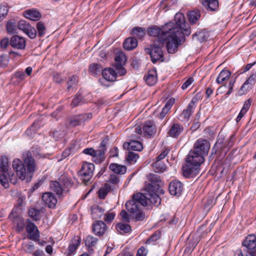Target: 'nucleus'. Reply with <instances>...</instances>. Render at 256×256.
Wrapping results in <instances>:
<instances>
[{
  "mask_svg": "<svg viewBox=\"0 0 256 256\" xmlns=\"http://www.w3.org/2000/svg\"><path fill=\"white\" fill-rule=\"evenodd\" d=\"M42 198L46 206L50 208H55L58 200L52 192H46L44 193Z\"/></svg>",
  "mask_w": 256,
  "mask_h": 256,
  "instance_id": "21",
  "label": "nucleus"
},
{
  "mask_svg": "<svg viewBox=\"0 0 256 256\" xmlns=\"http://www.w3.org/2000/svg\"><path fill=\"white\" fill-rule=\"evenodd\" d=\"M98 239L91 236H88L86 240V245L88 247H92L96 246Z\"/></svg>",
  "mask_w": 256,
  "mask_h": 256,
  "instance_id": "50",
  "label": "nucleus"
},
{
  "mask_svg": "<svg viewBox=\"0 0 256 256\" xmlns=\"http://www.w3.org/2000/svg\"><path fill=\"white\" fill-rule=\"evenodd\" d=\"M138 46V40L134 37H130L126 38L124 43L123 46L124 50H132Z\"/></svg>",
  "mask_w": 256,
  "mask_h": 256,
  "instance_id": "27",
  "label": "nucleus"
},
{
  "mask_svg": "<svg viewBox=\"0 0 256 256\" xmlns=\"http://www.w3.org/2000/svg\"><path fill=\"white\" fill-rule=\"evenodd\" d=\"M150 182L146 185L145 190H158L160 194H164V190L161 188L162 180L160 176L153 174H150L147 176Z\"/></svg>",
  "mask_w": 256,
  "mask_h": 256,
  "instance_id": "8",
  "label": "nucleus"
},
{
  "mask_svg": "<svg viewBox=\"0 0 256 256\" xmlns=\"http://www.w3.org/2000/svg\"><path fill=\"white\" fill-rule=\"evenodd\" d=\"M107 230L106 224L102 220L95 221L92 226L93 233L98 236H102Z\"/></svg>",
  "mask_w": 256,
  "mask_h": 256,
  "instance_id": "22",
  "label": "nucleus"
},
{
  "mask_svg": "<svg viewBox=\"0 0 256 256\" xmlns=\"http://www.w3.org/2000/svg\"><path fill=\"white\" fill-rule=\"evenodd\" d=\"M102 67L98 64H92L90 66V74L93 76H96L102 74Z\"/></svg>",
  "mask_w": 256,
  "mask_h": 256,
  "instance_id": "39",
  "label": "nucleus"
},
{
  "mask_svg": "<svg viewBox=\"0 0 256 256\" xmlns=\"http://www.w3.org/2000/svg\"><path fill=\"white\" fill-rule=\"evenodd\" d=\"M50 190L58 196H61L64 192V188L60 183L57 180H51L50 184Z\"/></svg>",
  "mask_w": 256,
  "mask_h": 256,
  "instance_id": "28",
  "label": "nucleus"
},
{
  "mask_svg": "<svg viewBox=\"0 0 256 256\" xmlns=\"http://www.w3.org/2000/svg\"><path fill=\"white\" fill-rule=\"evenodd\" d=\"M83 97L80 94H76L73 98L71 106L73 107L77 106L82 103Z\"/></svg>",
  "mask_w": 256,
  "mask_h": 256,
  "instance_id": "49",
  "label": "nucleus"
},
{
  "mask_svg": "<svg viewBox=\"0 0 256 256\" xmlns=\"http://www.w3.org/2000/svg\"><path fill=\"white\" fill-rule=\"evenodd\" d=\"M123 147L128 151L134 150L140 152L143 149L142 144L135 140H131L130 142L124 143Z\"/></svg>",
  "mask_w": 256,
  "mask_h": 256,
  "instance_id": "24",
  "label": "nucleus"
},
{
  "mask_svg": "<svg viewBox=\"0 0 256 256\" xmlns=\"http://www.w3.org/2000/svg\"><path fill=\"white\" fill-rule=\"evenodd\" d=\"M160 238V233L157 232L151 235L150 238L146 241V244H150L152 242H154L158 240Z\"/></svg>",
  "mask_w": 256,
  "mask_h": 256,
  "instance_id": "55",
  "label": "nucleus"
},
{
  "mask_svg": "<svg viewBox=\"0 0 256 256\" xmlns=\"http://www.w3.org/2000/svg\"><path fill=\"white\" fill-rule=\"evenodd\" d=\"M7 6L4 4H0V18L4 19L8 13Z\"/></svg>",
  "mask_w": 256,
  "mask_h": 256,
  "instance_id": "56",
  "label": "nucleus"
},
{
  "mask_svg": "<svg viewBox=\"0 0 256 256\" xmlns=\"http://www.w3.org/2000/svg\"><path fill=\"white\" fill-rule=\"evenodd\" d=\"M174 102V98H170V100H168L166 104L162 108L160 113L158 115V118L161 120L163 119L168 112L170 110Z\"/></svg>",
  "mask_w": 256,
  "mask_h": 256,
  "instance_id": "33",
  "label": "nucleus"
},
{
  "mask_svg": "<svg viewBox=\"0 0 256 256\" xmlns=\"http://www.w3.org/2000/svg\"><path fill=\"white\" fill-rule=\"evenodd\" d=\"M80 242V240L78 238L77 240H74L72 244H70L68 248V254H70L74 252L79 246Z\"/></svg>",
  "mask_w": 256,
  "mask_h": 256,
  "instance_id": "53",
  "label": "nucleus"
},
{
  "mask_svg": "<svg viewBox=\"0 0 256 256\" xmlns=\"http://www.w3.org/2000/svg\"><path fill=\"white\" fill-rule=\"evenodd\" d=\"M92 116V113H84L72 116L68 118V126L72 127L80 126L91 119Z\"/></svg>",
  "mask_w": 256,
  "mask_h": 256,
  "instance_id": "12",
  "label": "nucleus"
},
{
  "mask_svg": "<svg viewBox=\"0 0 256 256\" xmlns=\"http://www.w3.org/2000/svg\"><path fill=\"white\" fill-rule=\"evenodd\" d=\"M144 79L146 84L150 86H154L157 80V74L156 70H152L145 75Z\"/></svg>",
  "mask_w": 256,
  "mask_h": 256,
  "instance_id": "26",
  "label": "nucleus"
},
{
  "mask_svg": "<svg viewBox=\"0 0 256 256\" xmlns=\"http://www.w3.org/2000/svg\"><path fill=\"white\" fill-rule=\"evenodd\" d=\"M189 22L191 24H196L201 16L198 10H194L188 12V14Z\"/></svg>",
  "mask_w": 256,
  "mask_h": 256,
  "instance_id": "30",
  "label": "nucleus"
},
{
  "mask_svg": "<svg viewBox=\"0 0 256 256\" xmlns=\"http://www.w3.org/2000/svg\"><path fill=\"white\" fill-rule=\"evenodd\" d=\"M10 44L14 48L24 50L26 48V41L23 37L14 35L11 38Z\"/></svg>",
  "mask_w": 256,
  "mask_h": 256,
  "instance_id": "20",
  "label": "nucleus"
},
{
  "mask_svg": "<svg viewBox=\"0 0 256 256\" xmlns=\"http://www.w3.org/2000/svg\"><path fill=\"white\" fill-rule=\"evenodd\" d=\"M250 86H253L256 82V74H253L246 81Z\"/></svg>",
  "mask_w": 256,
  "mask_h": 256,
  "instance_id": "64",
  "label": "nucleus"
},
{
  "mask_svg": "<svg viewBox=\"0 0 256 256\" xmlns=\"http://www.w3.org/2000/svg\"><path fill=\"white\" fill-rule=\"evenodd\" d=\"M192 38H196L197 40L202 42L207 40L208 36V33L204 31L196 32L192 35Z\"/></svg>",
  "mask_w": 256,
  "mask_h": 256,
  "instance_id": "46",
  "label": "nucleus"
},
{
  "mask_svg": "<svg viewBox=\"0 0 256 256\" xmlns=\"http://www.w3.org/2000/svg\"><path fill=\"white\" fill-rule=\"evenodd\" d=\"M8 158L6 156H2L0 158V173H8Z\"/></svg>",
  "mask_w": 256,
  "mask_h": 256,
  "instance_id": "41",
  "label": "nucleus"
},
{
  "mask_svg": "<svg viewBox=\"0 0 256 256\" xmlns=\"http://www.w3.org/2000/svg\"><path fill=\"white\" fill-rule=\"evenodd\" d=\"M252 86H250L246 82H245L239 90V92H238L240 96H242V95L246 94L252 88Z\"/></svg>",
  "mask_w": 256,
  "mask_h": 256,
  "instance_id": "54",
  "label": "nucleus"
},
{
  "mask_svg": "<svg viewBox=\"0 0 256 256\" xmlns=\"http://www.w3.org/2000/svg\"><path fill=\"white\" fill-rule=\"evenodd\" d=\"M50 135L52 136L56 140H58L64 136L63 132L60 130H54L50 131Z\"/></svg>",
  "mask_w": 256,
  "mask_h": 256,
  "instance_id": "52",
  "label": "nucleus"
},
{
  "mask_svg": "<svg viewBox=\"0 0 256 256\" xmlns=\"http://www.w3.org/2000/svg\"><path fill=\"white\" fill-rule=\"evenodd\" d=\"M52 77L54 82L56 83L60 84L63 80L61 74L57 72L52 74Z\"/></svg>",
  "mask_w": 256,
  "mask_h": 256,
  "instance_id": "62",
  "label": "nucleus"
},
{
  "mask_svg": "<svg viewBox=\"0 0 256 256\" xmlns=\"http://www.w3.org/2000/svg\"><path fill=\"white\" fill-rule=\"evenodd\" d=\"M204 162V157L190 150L182 167L183 176L188 178L197 176L200 172V166Z\"/></svg>",
  "mask_w": 256,
  "mask_h": 256,
  "instance_id": "3",
  "label": "nucleus"
},
{
  "mask_svg": "<svg viewBox=\"0 0 256 256\" xmlns=\"http://www.w3.org/2000/svg\"><path fill=\"white\" fill-rule=\"evenodd\" d=\"M196 100L195 98H192L188 104L186 109H184L182 113L180 114L178 119L182 122L188 121L192 114L194 110L196 108L195 102Z\"/></svg>",
  "mask_w": 256,
  "mask_h": 256,
  "instance_id": "13",
  "label": "nucleus"
},
{
  "mask_svg": "<svg viewBox=\"0 0 256 256\" xmlns=\"http://www.w3.org/2000/svg\"><path fill=\"white\" fill-rule=\"evenodd\" d=\"M42 210L35 208H31L28 210V215L33 220L37 221L40 218V213Z\"/></svg>",
  "mask_w": 256,
  "mask_h": 256,
  "instance_id": "44",
  "label": "nucleus"
},
{
  "mask_svg": "<svg viewBox=\"0 0 256 256\" xmlns=\"http://www.w3.org/2000/svg\"><path fill=\"white\" fill-rule=\"evenodd\" d=\"M152 168L155 172L160 173L164 172L166 169V166L164 162L159 160H156L153 163Z\"/></svg>",
  "mask_w": 256,
  "mask_h": 256,
  "instance_id": "42",
  "label": "nucleus"
},
{
  "mask_svg": "<svg viewBox=\"0 0 256 256\" xmlns=\"http://www.w3.org/2000/svg\"><path fill=\"white\" fill-rule=\"evenodd\" d=\"M156 132V126L152 121L146 122L143 126V134L145 137L154 136Z\"/></svg>",
  "mask_w": 256,
  "mask_h": 256,
  "instance_id": "23",
  "label": "nucleus"
},
{
  "mask_svg": "<svg viewBox=\"0 0 256 256\" xmlns=\"http://www.w3.org/2000/svg\"><path fill=\"white\" fill-rule=\"evenodd\" d=\"M78 82V77L76 75L70 76L66 82L67 90L70 91V90L74 88L76 86Z\"/></svg>",
  "mask_w": 256,
  "mask_h": 256,
  "instance_id": "40",
  "label": "nucleus"
},
{
  "mask_svg": "<svg viewBox=\"0 0 256 256\" xmlns=\"http://www.w3.org/2000/svg\"><path fill=\"white\" fill-rule=\"evenodd\" d=\"M36 28L38 30V34L39 37H43L46 32V27L43 22H38L36 24Z\"/></svg>",
  "mask_w": 256,
  "mask_h": 256,
  "instance_id": "48",
  "label": "nucleus"
},
{
  "mask_svg": "<svg viewBox=\"0 0 256 256\" xmlns=\"http://www.w3.org/2000/svg\"><path fill=\"white\" fill-rule=\"evenodd\" d=\"M196 244H197L194 242H190L186 246L184 252L191 253L196 246Z\"/></svg>",
  "mask_w": 256,
  "mask_h": 256,
  "instance_id": "60",
  "label": "nucleus"
},
{
  "mask_svg": "<svg viewBox=\"0 0 256 256\" xmlns=\"http://www.w3.org/2000/svg\"><path fill=\"white\" fill-rule=\"evenodd\" d=\"M236 140L235 134H232L228 141L226 143H224V139H218L212 149L210 157L217 152H220L219 154L225 156L230 148L233 146Z\"/></svg>",
  "mask_w": 256,
  "mask_h": 256,
  "instance_id": "6",
  "label": "nucleus"
},
{
  "mask_svg": "<svg viewBox=\"0 0 256 256\" xmlns=\"http://www.w3.org/2000/svg\"><path fill=\"white\" fill-rule=\"evenodd\" d=\"M168 190L170 194L180 196L184 190V184L179 180H172L169 184Z\"/></svg>",
  "mask_w": 256,
  "mask_h": 256,
  "instance_id": "17",
  "label": "nucleus"
},
{
  "mask_svg": "<svg viewBox=\"0 0 256 256\" xmlns=\"http://www.w3.org/2000/svg\"><path fill=\"white\" fill-rule=\"evenodd\" d=\"M92 216L93 219H98L104 214V210L98 205L93 206L92 208Z\"/></svg>",
  "mask_w": 256,
  "mask_h": 256,
  "instance_id": "35",
  "label": "nucleus"
},
{
  "mask_svg": "<svg viewBox=\"0 0 256 256\" xmlns=\"http://www.w3.org/2000/svg\"><path fill=\"white\" fill-rule=\"evenodd\" d=\"M138 158L139 156L138 154L129 151L126 156V160L130 162H135Z\"/></svg>",
  "mask_w": 256,
  "mask_h": 256,
  "instance_id": "51",
  "label": "nucleus"
},
{
  "mask_svg": "<svg viewBox=\"0 0 256 256\" xmlns=\"http://www.w3.org/2000/svg\"><path fill=\"white\" fill-rule=\"evenodd\" d=\"M94 170V166L93 164L85 162L83 164L81 170L78 172V174L84 183L86 184L90 180Z\"/></svg>",
  "mask_w": 256,
  "mask_h": 256,
  "instance_id": "10",
  "label": "nucleus"
},
{
  "mask_svg": "<svg viewBox=\"0 0 256 256\" xmlns=\"http://www.w3.org/2000/svg\"><path fill=\"white\" fill-rule=\"evenodd\" d=\"M203 5L210 11L216 10L218 7V0H202Z\"/></svg>",
  "mask_w": 256,
  "mask_h": 256,
  "instance_id": "36",
  "label": "nucleus"
},
{
  "mask_svg": "<svg viewBox=\"0 0 256 256\" xmlns=\"http://www.w3.org/2000/svg\"><path fill=\"white\" fill-rule=\"evenodd\" d=\"M164 44H166V42H158L156 40L150 46V47L144 48L145 52L150 55L151 61L153 64L164 61V52L162 50Z\"/></svg>",
  "mask_w": 256,
  "mask_h": 256,
  "instance_id": "5",
  "label": "nucleus"
},
{
  "mask_svg": "<svg viewBox=\"0 0 256 256\" xmlns=\"http://www.w3.org/2000/svg\"><path fill=\"white\" fill-rule=\"evenodd\" d=\"M231 72L226 69L222 70L219 74L216 79V82L218 84H222L226 80L229 79Z\"/></svg>",
  "mask_w": 256,
  "mask_h": 256,
  "instance_id": "32",
  "label": "nucleus"
},
{
  "mask_svg": "<svg viewBox=\"0 0 256 256\" xmlns=\"http://www.w3.org/2000/svg\"><path fill=\"white\" fill-rule=\"evenodd\" d=\"M24 16L31 20L38 21L41 18L42 15L38 10L32 8L25 10Z\"/></svg>",
  "mask_w": 256,
  "mask_h": 256,
  "instance_id": "25",
  "label": "nucleus"
},
{
  "mask_svg": "<svg viewBox=\"0 0 256 256\" xmlns=\"http://www.w3.org/2000/svg\"><path fill=\"white\" fill-rule=\"evenodd\" d=\"M8 178V173H0V183L5 188L9 186Z\"/></svg>",
  "mask_w": 256,
  "mask_h": 256,
  "instance_id": "47",
  "label": "nucleus"
},
{
  "mask_svg": "<svg viewBox=\"0 0 256 256\" xmlns=\"http://www.w3.org/2000/svg\"><path fill=\"white\" fill-rule=\"evenodd\" d=\"M102 78L99 79L98 81L102 85L106 80L108 82H114L117 78L118 74L111 68H105L102 71Z\"/></svg>",
  "mask_w": 256,
  "mask_h": 256,
  "instance_id": "18",
  "label": "nucleus"
},
{
  "mask_svg": "<svg viewBox=\"0 0 256 256\" xmlns=\"http://www.w3.org/2000/svg\"><path fill=\"white\" fill-rule=\"evenodd\" d=\"M26 232L28 234L27 236L28 239L33 241L38 240L40 234L38 228L34 223L30 220L27 222L26 226Z\"/></svg>",
  "mask_w": 256,
  "mask_h": 256,
  "instance_id": "16",
  "label": "nucleus"
},
{
  "mask_svg": "<svg viewBox=\"0 0 256 256\" xmlns=\"http://www.w3.org/2000/svg\"><path fill=\"white\" fill-rule=\"evenodd\" d=\"M116 228L122 234L130 233L132 230L131 226L129 224L123 222L118 224Z\"/></svg>",
  "mask_w": 256,
  "mask_h": 256,
  "instance_id": "34",
  "label": "nucleus"
},
{
  "mask_svg": "<svg viewBox=\"0 0 256 256\" xmlns=\"http://www.w3.org/2000/svg\"><path fill=\"white\" fill-rule=\"evenodd\" d=\"M130 34L135 38L142 39L146 34V28L139 26L133 28L130 30Z\"/></svg>",
  "mask_w": 256,
  "mask_h": 256,
  "instance_id": "29",
  "label": "nucleus"
},
{
  "mask_svg": "<svg viewBox=\"0 0 256 256\" xmlns=\"http://www.w3.org/2000/svg\"><path fill=\"white\" fill-rule=\"evenodd\" d=\"M111 190V186L109 184H105L104 187L100 188L98 192V198L101 200L104 199Z\"/></svg>",
  "mask_w": 256,
  "mask_h": 256,
  "instance_id": "37",
  "label": "nucleus"
},
{
  "mask_svg": "<svg viewBox=\"0 0 256 256\" xmlns=\"http://www.w3.org/2000/svg\"><path fill=\"white\" fill-rule=\"evenodd\" d=\"M120 180L119 177L115 174H110L108 182L114 184H117L120 182Z\"/></svg>",
  "mask_w": 256,
  "mask_h": 256,
  "instance_id": "63",
  "label": "nucleus"
},
{
  "mask_svg": "<svg viewBox=\"0 0 256 256\" xmlns=\"http://www.w3.org/2000/svg\"><path fill=\"white\" fill-rule=\"evenodd\" d=\"M158 194H160L158 192V190H146V192L143 194V196L147 204L148 202L156 206H158L161 202V198Z\"/></svg>",
  "mask_w": 256,
  "mask_h": 256,
  "instance_id": "15",
  "label": "nucleus"
},
{
  "mask_svg": "<svg viewBox=\"0 0 256 256\" xmlns=\"http://www.w3.org/2000/svg\"><path fill=\"white\" fill-rule=\"evenodd\" d=\"M116 68L120 76H124L126 73V68L123 66V65H122V64H116Z\"/></svg>",
  "mask_w": 256,
  "mask_h": 256,
  "instance_id": "61",
  "label": "nucleus"
},
{
  "mask_svg": "<svg viewBox=\"0 0 256 256\" xmlns=\"http://www.w3.org/2000/svg\"><path fill=\"white\" fill-rule=\"evenodd\" d=\"M23 158L24 162L18 158L14 159L12 162V168L20 179L26 180L28 182L32 180L36 170V162L30 158Z\"/></svg>",
  "mask_w": 256,
  "mask_h": 256,
  "instance_id": "2",
  "label": "nucleus"
},
{
  "mask_svg": "<svg viewBox=\"0 0 256 256\" xmlns=\"http://www.w3.org/2000/svg\"><path fill=\"white\" fill-rule=\"evenodd\" d=\"M58 182L60 183V184L63 187L64 190L70 188L72 185L71 180L66 176H62L59 178Z\"/></svg>",
  "mask_w": 256,
  "mask_h": 256,
  "instance_id": "45",
  "label": "nucleus"
},
{
  "mask_svg": "<svg viewBox=\"0 0 256 256\" xmlns=\"http://www.w3.org/2000/svg\"><path fill=\"white\" fill-rule=\"evenodd\" d=\"M18 27L19 30H22L30 38H36V28L32 26L30 24L24 20H20L18 24Z\"/></svg>",
  "mask_w": 256,
  "mask_h": 256,
  "instance_id": "14",
  "label": "nucleus"
},
{
  "mask_svg": "<svg viewBox=\"0 0 256 256\" xmlns=\"http://www.w3.org/2000/svg\"><path fill=\"white\" fill-rule=\"evenodd\" d=\"M6 30L8 33H16V29L14 24L12 22L8 21L6 24Z\"/></svg>",
  "mask_w": 256,
  "mask_h": 256,
  "instance_id": "57",
  "label": "nucleus"
},
{
  "mask_svg": "<svg viewBox=\"0 0 256 256\" xmlns=\"http://www.w3.org/2000/svg\"><path fill=\"white\" fill-rule=\"evenodd\" d=\"M110 169L114 173L118 174H124L126 172V167L116 163H112L110 165Z\"/></svg>",
  "mask_w": 256,
  "mask_h": 256,
  "instance_id": "31",
  "label": "nucleus"
},
{
  "mask_svg": "<svg viewBox=\"0 0 256 256\" xmlns=\"http://www.w3.org/2000/svg\"><path fill=\"white\" fill-rule=\"evenodd\" d=\"M130 216L134 220V222H142L146 218V214L143 212L142 208L134 211V213H130Z\"/></svg>",
  "mask_w": 256,
  "mask_h": 256,
  "instance_id": "38",
  "label": "nucleus"
},
{
  "mask_svg": "<svg viewBox=\"0 0 256 256\" xmlns=\"http://www.w3.org/2000/svg\"><path fill=\"white\" fill-rule=\"evenodd\" d=\"M148 32L150 36L156 37L154 42H166L168 53L173 54L186 42V36L190 34L191 30L186 22L184 14L177 13L174 22H168L162 28L155 26L148 28Z\"/></svg>",
  "mask_w": 256,
  "mask_h": 256,
  "instance_id": "1",
  "label": "nucleus"
},
{
  "mask_svg": "<svg viewBox=\"0 0 256 256\" xmlns=\"http://www.w3.org/2000/svg\"><path fill=\"white\" fill-rule=\"evenodd\" d=\"M184 130V127L182 124L174 122L170 126L168 134L174 138H178Z\"/></svg>",
  "mask_w": 256,
  "mask_h": 256,
  "instance_id": "19",
  "label": "nucleus"
},
{
  "mask_svg": "<svg viewBox=\"0 0 256 256\" xmlns=\"http://www.w3.org/2000/svg\"><path fill=\"white\" fill-rule=\"evenodd\" d=\"M242 247L251 256H256V236L248 235L242 242Z\"/></svg>",
  "mask_w": 256,
  "mask_h": 256,
  "instance_id": "11",
  "label": "nucleus"
},
{
  "mask_svg": "<svg viewBox=\"0 0 256 256\" xmlns=\"http://www.w3.org/2000/svg\"><path fill=\"white\" fill-rule=\"evenodd\" d=\"M122 220L123 222L128 223L130 222V217L129 214L124 210H122L120 212Z\"/></svg>",
  "mask_w": 256,
  "mask_h": 256,
  "instance_id": "59",
  "label": "nucleus"
},
{
  "mask_svg": "<svg viewBox=\"0 0 256 256\" xmlns=\"http://www.w3.org/2000/svg\"><path fill=\"white\" fill-rule=\"evenodd\" d=\"M210 146V142L208 140L200 138L197 140L192 150L205 157L208 154Z\"/></svg>",
  "mask_w": 256,
  "mask_h": 256,
  "instance_id": "9",
  "label": "nucleus"
},
{
  "mask_svg": "<svg viewBox=\"0 0 256 256\" xmlns=\"http://www.w3.org/2000/svg\"><path fill=\"white\" fill-rule=\"evenodd\" d=\"M40 151V150L38 148L33 146L29 151L23 153L22 157L27 158H28H28H30V159H32L35 162L33 156H36L38 155Z\"/></svg>",
  "mask_w": 256,
  "mask_h": 256,
  "instance_id": "43",
  "label": "nucleus"
},
{
  "mask_svg": "<svg viewBox=\"0 0 256 256\" xmlns=\"http://www.w3.org/2000/svg\"><path fill=\"white\" fill-rule=\"evenodd\" d=\"M144 197L142 193L138 192L132 196V199L128 200L125 204L126 209L130 213L142 208V206H146Z\"/></svg>",
  "mask_w": 256,
  "mask_h": 256,
  "instance_id": "7",
  "label": "nucleus"
},
{
  "mask_svg": "<svg viewBox=\"0 0 256 256\" xmlns=\"http://www.w3.org/2000/svg\"><path fill=\"white\" fill-rule=\"evenodd\" d=\"M126 60V56L122 54H116L115 57L116 65L118 64H122L123 65V63Z\"/></svg>",
  "mask_w": 256,
  "mask_h": 256,
  "instance_id": "58",
  "label": "nucleus"
},
{
  "mask_svg": "<svg viewBox=\"0 0 256 256\" xmlns=\"http://www.w3.org/2000/svg\"><path fill=\"white\" fill-rule=\"evenodd\" d=\"M109 140V136H106L100 142L98 150H94L92 148H88L84 149L82 153L96 158L94 160L96 162H101L106 158L105 154L106 152V146Z\"/></svg>",
  "mask_w": 256,
  "mask_h": 256,
  "instance_id": "4",
  "label": "nucleus"
}]
</instances>
